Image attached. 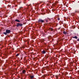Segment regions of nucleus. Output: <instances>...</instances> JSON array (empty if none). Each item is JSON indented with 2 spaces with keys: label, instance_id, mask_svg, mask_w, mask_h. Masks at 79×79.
Listing matches in <instances>:
<instances>
[{
  "label": "nucleus",
  "instance_id": "1",
  "mask_svg": "<svg viewBox=\"0 0 79 79\" xmlns=\"http://www.w3.org/2000/svg\"><path fill=\"white\" fill-rule=\"evenodd\" d=\"M6 32H4L3 34H5V35H6L7 34H9L11 32V31L10 30H6Z\"/></svg>",
  "mask_w": 79,
  "mask_h": 79
},
{
  "label": "nucleus",
  "instance_id": "4",
  "mask_svg": "<svg viewBox=\"0 0 79 79\" xmlns=\"http://www.w3.org/2000/svg\"><path fill=\"white\" fill-rule=\"evenodd\" d=\"M73 38H74V39H77V36H75L74 37H73Z\"/></svg>",
  "mask_w": 79,
  "mask_h": 79
},
{
  "label": "nucleus",
  "instance_id": "12",
  "mask_svg": "<svg viewBox=\"0 0 79 79\" xmlns=\"http://www.w3.org/2000/svg\"><path fill=\"white\" fill-rule=\"evenodd\" d=\"M77 41H79V38L77 40Z\"/></svg>",
  "mask_w": 79,
  "mask_h": 79
},
{
  "label": "nucleus",
  "instance_id": "3",
  "mask_svg": "<svg viewBox=\"0 0 79 79\" xmlns=\"http://www.w3.org/2000/svg\"><path fill=\"white\" fill-rule=\"evenodd\" d=\"M38 22H41V23H44V20H42V19H40L38 20Z\"/></svg>",
  "mask_w": 79,
  "mask_h": 79
},
{
  "label": "nucleus",
  "instance_id": "11",
  "mask_svg": "<svg viewBox=\"0 0 79 79\" xmlns=\"http://www.w3.org/2000/svg\"><path fill=\"white\" fill-rule=\"evenodd\" d=\"M16 56H19V54H17L16 55Z\"/></svg>",
  "mask_w": 79,
  "mask_h": 79
},
{
  "label": "nucleus",
  "instance_id": "8",
  "mask_svg": "<svg viewBox=\"0 0 79 79\" xmlns=\"http://www.w3.org/2000/svg\"><path fill=\"white\" fill-rule=\"evenodd\" d=\"M49 30H50V31H53V29L52 28H50L49 29Z\"/></svg>",
  "mask_w": 79,
  "mask_h": 79
},
{
  "label": "nucleus",
  "instance_id": "2",
  "mask_svg": "<svg viewBox=\"0 0 79 79\" xmlns=\"http://www.w3.org/2000/svg\"><path fill=\"white\" fill-rule=\"evenodd\" d=\"M23 26V24L21 23H18L17 24V27H18V26Z\"/></svg>",
  "mask_w": 79,
  "mask_h": 79
},
{
  "label": "nucleus",
  "instance_id": "6",
  "mask_svg": "<svg viewBox=\"0 0 79 79\" xmlns=\"http://www.w3.org/2000/svg\"><path fill=\"white\" fill-rule=\"evenodd\" d=\"M15 21H16L17 22H20V21H19V20H18V19H16L15 20Z\"/></svg>",
  "mask_w": 79,
  "mask_h": 79
},
{
  "label": "nucleus",
  "instance_id": "10",
  "mask_svg": "<svg viewBox=\"0 0 79 79\" xmlns=\"http://www.w3.org/2000/svg\"><path fill=\"white\" fill-rule=\"evenodd\" d=\"M33 77H34V76H31V79H32V78H33Z\"/></svg>",
  "mask_w": 79,
  "mask_h": 79
},
{
  "label": "nucleus",
  "instance_id": "5",
  "mask_svg": "<svg viewBox=\"0 0 79 79\" xmlns=\"http://www.w3.org/2000/svg\"><path fill=\"white\" fill-rule=\"evenodd\" d=\"M42 53H43V54H45V53H46V52L44 50L42 52Z\"/></svg>",
  "mask_w": 79,
  "mask_h": 79
},
{
  "label": "nucleus",
  "instance_id": "7",
  "mask_svg": "<svg viewBox=\"0 0 79 79\" xmlns=\"http://www.w3.org/2000/svg\"><path fill=\"white\" fill-rule=\"evenodd\" d=\"M63 33L64 34H67V33L65 31H64L63 32Z\"/></svg>",
  "mask_w": 79,
  "mask_h": 79
},
{
  "label": "nucleus",
  "instance_id": "14",
  "mask_svg": "<svg viewBox=\"0 0 79 79\" xmlns=\"http://www.w3.org/2000/svg\"><path fill=\"white\" fill-rule=\"evenodd\" d=\"M58 20H60V18H58Z\"/></svg>",
  "mask_w": 79,
  "mask_h": 79
},
{
  "label": "nucleus",
  "instance_id": "13",
  "mask_svg": "<svg viewBox=\"0 0 79 79\" xmlns=\"http://www.w3.org/2000/svg\"><path fill=\"white\" fill-rule=\"evenodd\" d=\"M46 22H48V20H46Z\"/></svg>",
  "mask_w": 79,
  "mask_h": 79
},
{
  "label": "nucleus",
  "instance_id": "9",
  "mask_svg": "<svg viewBox=\"0 0 79 79\" xmlns=\"http://www.w3.org/2000/svg\"><path fill=\"white\" fill-rule=\"evenodd\" d=\"M23 73H26V71L25 70H23Z\"/></svg>",
  "mask_w": 79,
  "mask_h": 79
}]
</instances>
